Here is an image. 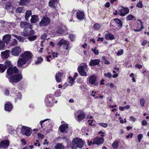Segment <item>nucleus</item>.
Returning a JSON list of instances; mask_svg holds the SVG:
<instances>
[{
	"label": "nucleus",
	"mask_w": 149,
	"mask_h": 149,
	"mask_svg": "<svg viewBox=\"0 0 149 149\" xmlns=\"http://www.w3.org/2000/svg\"><path fill=\"white\" fill-rule=\"evenodd\" d=\"M57 0H50L49 2V6L51 8H56L55 5L57 3Z\"/></svg>",
	"instance_id": "23"
},
{
	"label": "nucleus",
	"mask_w": 149,
	"mask_h": 149,
	"mask_svg": "<svg viewBox=\"0 0 149 149\" xmlns=\"http://www.w3.org/2000/svg\"><path fill=\"white\" fill-rule=\"evenodd\" d=\"M145 102V99L143 98L141 99L140 100V104L142 107H143Z\"/></svg>",
	"instance_id": "53"
},
{
	"label": "nucleus",
	"mask_w": 149,
	"mask_h": 149,
	"mask_svg": "<svg viewBox=\"0 0 149 149\" xmlns=\"http://www.w3.org/2000/svg\"><path fill=\"white\" fill-rule=\"evenodd\" d=\"M50 120L48 119H45V120H42L40 122V124L41 126V127L40 128V129H43L44 127V123H45L46 121H48V122H49V121Z\"/></svg>",
	"instance_id": "34"
},
{
	"label": "nucleus",
	"mask_w": 149,
	"mask_h": 149,
	"mask_svg": "<svg viewBox=\"0 0 149 149\" xmlns=\"http://www.w3.org/2000/svg\"><path fill=\"white\" fill-rule=\"evenodd\" d=\"M42 60L43 59L42 57H39V58H38V61L35 62V64L37 65L38 64L40 63H41V62L42 61Z\"/></svg>",
	"instance_id": "47"
},
{
	"label": "nucleus",
	"mask_w": 149,
	"mask_h": 149,
	"mask_svg": "<svg viewBox=\"0 0 149 149\" xmlns=\"http://www.w3.org/2000/svg\"><path fill=\"white\" fill-rule=\"evenodd\" d=\"M130 120L133 122H134L136 120V119L134 118L133 117L131 116L130 117Z\"/></svg>",
	"instance_id": "64"
},
{
	"label": "nucleus",
	"mask_w": 149,
	"mask_h": 149,
	"mask_svg": "<svg viewBox=\"0 0 149 149\" xmlns=\"http://www.w3.org/2000/svg\"><path fill=\"white\" fill-rule=\"evenodd\" d=\"M68 126L67 124H64L61 125L59 127L60 131L62 132L66 133L68 130Z\"/></svg>",
	"instance_id": "16"
},
{
	"label": "nucleus",
	"mask_w": 149,
	"mask_h": 149,
	"mask_svg": "<svg viewBox=\"0 0 149 149\" xmlns=\"http://www.w3.org/2000/svg\"><path fill=\"white\" fill-rule=\"evenodd\" d=\"M136 6L139 8H142L143 6V4L141 1H139L136 5Z\"/></svg>",
	"instance_id": "50"
},
{
	"label": "nucleus",
	"mask_w": 149,
	"mask_h": 149,
	"mask_svg": "<svg viewBox=\"0 0 149 149\" xmlns=\"http://www.w3.org/2000/svg\"><path fill=\"white\" fill-rule=\"evenodd\" d=\"M71 145V147L72 149L76 148H81L84 146V142L80 138H75L72 140Z\"/></svg>",
	"instance_id": "1"
},
{
	"label": "nucleus",
	"mask_w": 149,
	"mask_h": 149,
	"mask_svg": "<svg viewBox=\"0 0 149 149\" xmlns=\"http://www.w3.org/2000/svg\"><path fill=\"white\" fill-rule=\"evenodd\" d=\"M135 17L133 15L130 14L126 17V19L127 20H130L134 19Z\"/></svg>",
	"instance_id": "44"
},
{
	"label": "nucleus",
	"mask_w": 149,
	"mask_h": 149,
	"mask_svg": "<svg viewBox=\"0 0 149 149\" xmlns=\"http://www.w3.org/2000/svg\"><path fill=\"white\" fill-rule=\"evenodd\" d=\"M50 21L49 18L47 17H44L42 19L39 23L40 25L43 26L48 25Z\"/></svg>",
	"instance_id": "6"
},
{
	"label": "nucleus",
	"mask_w": 149,
	"mask_h": 149,
	"mask_svg": "<svg viewBox=\"0 0 149 149\" xmlns=\"http://www.w3.org/2000/svg\"><path fill=\"white\" fill-rule=\"evenodd\" d=\"M21 34L24 36H29V34L27 31L25 29H24L23 31L21 33Z\"/></svg>",
	"instance_id": "42"
},
{
	"label": "nucleus",
	"mask_w": 149,
	"mask_h": 149,
	"mask_svg": "<svg viewBox=\"0 0 149 149\" xmlns=\"http://www.w3.org/2000/svg\"><path fill=\"white\" fill-rule=\"evenodd\" d=\"M135 66L138 69H141L142 68V66L141 65L136 64Z\"/></svg>",
	"instance_id": "62"
},
{
	"label": "nucleus",
	"mask_w": 149,
	"mask_h": 149,
	"mask_svg": "<svg viewBox=\"0 0 149 149\" xmlns=\"http://www.w3.org/2000/svg\"><path fill=\"white\" fill-rule=\"evenodd\" d=\"M14 37L17 39L20 42H23L25 40V38L21 36H18L16 35L13 34L12 35Z\"/></svg>",
	"instance_id": "30"
},
{
	"label": "nucleus",
	"mask_w": 149,
	"mask_h": 149,
	"mask_svg": "<svg viewBox=\"0 0 149 149\" xmlns=\"http://www.w3.org/2000/svg\"><path fill=\"white\" fill-rule=\"evenodd\" d=\"M85 113L83 112L78 115L77 118L78 120L79 121H80L83 120L85 117Z\"/></svg>",
	"instance_id": "26"
},
{
	"label": "nucleus",
	"mask_w": 149,
	"mask_h": 149,
	"mask_svg": "<svg viewBox=\"0 0 149 149\" xmlns=\"http://www.w3.org/2000/svg\"><path fill=\"white\" fill-rule=\"evenodd\" d=\"M24 10L22 7H18L16 10V12L17 13H21L24 12Z\"/></svg>",
	"instance_id": "36"
},
{
	"label": "nucleus",
	"mask_w": 149,
	"mask_h": 149,
	"mask_svg": "<svg viewBox=\"0 0 149 149\" xmlns=\"http://www.w3.org/2000/svg\"><path fill=\"white\" fill-rule=\"evenodd\" d=\"M113 148L114 149H116L119 146V142L118 141H114L112 144Z\"/></svg>",
	"instance_id": "38"
},
{
	"label": "nucleus",
	"mask_w": 149,
	"mask_h": 149,
	"mask_svg": "<svg viewBox=\"0 0 149 149\" xmlns=\"http://www.w3.org/2000/svg\"><path fill=\"white\" fill-rule=\"evenodd\" d=\"M35 34V32L34 31L31 30V31H30L29 33V36H34Z\"/></svg>",
	"instance_id": "59"
},
{
	"label": "nucleus",
	"mask_w": 149,
	"mask_h": 149,
	"mask_svg": "<svg viewBox=\"0 0 149 149\" xmlns=\"http://www.w3.org/2000/svg\"><path fill=\"white\" fill-rule=\"evenodd\" d=\"M105 38L107 40H112L114 39V36L110 33H107L105 35Z\"/></svg>",
	"instance_id": "27"
},
{
	"label": "nucleus",
	"mask_w": 149,
	"mask_h": 149,
	"mask_svg": "<svg viewBox=\"0 0 149 149\" xmlns=\"http://www.w3.org/2000/svg\"><path fill=\"white\" fill-rule=\"evenodd\" d=\"M29 2V0H20V4L21 6H24Z\"/></svg>",
	"instance_id": "39"
},
{
	"label": "nucleus",
	"mask_w": 149,
	"mask_h": 149,
	"mask_svg": "<svg viewBox=\"0 0 149 149\" xmlns=\"http://www.w3.org/2000/svg\"><path fill=\"white\" fill-rule=\"evenodd\" d=\"M64 32V30L61 27L58 28L56 33L59 35H61Z\"/></svg>",
	"instance_id": "33"
},
{
	"label": "nucleus",
	"mask_w": 149,
	"mask_h": 149,
	"mask_svg": "<svg viewBox=\"0 0 149 149\" xmlns=\"http://www.w3.org/2000/svg\"><path fill=\"white\" fill-rule=\"evenodd\" d=\"M38 136L39 139H43L44 138V135L41 134L40 133H38Z\"/></svg>",
	"instance_id": "58"
},
{
	"label": "nucleus",
	"mask_w": 149,
	"mask_h": 149,
	"mask_svg": "<svg viewBox=\"0 0 149 149\" xmlns=\"http://www.w3.org/2000/svg\"><path fill=\"white\" fill-rule=\"evenodd\" d=\"M11 36L9 34H6L3 36V40L4 42L8 44L11 39Z\"/></svg>",
	"instance_id": "19"
},
{
	"label": "nucleus",
	"mask_w": 149,
	"mask_h": 149,
	"mask_svg": "<svg viewBox=\"0 0 149 149\" xmlns=\"http://www.w3.org/2000/svg\"><path fill=\"white\" fill-rule=\"evenodd\" d=\"M62 44L64 45V47L65 49L68 50L69 49V43L68 41L61 39L58 42V45L60 46Z\"/></svg>",
	"instance_id": "10"
},
{
	"label": "nucleus",
	"mask_w": 149,
	"mask_h": 149,
	"mask_svg": "<svg viewBox=\"0 0 149 149\" xmlns=\"http://www.w3.org/2000/svg\"><path fill=\"white\" fill-rule=\"evenodd\" d=\"M37 37V36L36 35L30 36L28 38V39L29 41H33Z\"/></svg>",
	"instance_id": "41"
},
{
	"label": "nucleus",
	"mask_w": 149,
	"mask_h": 149,
	"mask_svg": "<svg viewBox=\"0 0 149 149\" xmlns=\"http://www.w3.org/2000/svg\"><path fill=\"white\" fill-rule=\"evenodd\" d=\"M18 71L17 68L16 67H14L13 68H8L7 73L8 75L12 76L17 73Z\"/></svg>",
	"instance_id": "7"
},
{
	"label": "nucleus",
	"mask_w": 149,
	"mask_h": 149,
	"mask_svg": "<svg viewBox=\"0 0 149 149\" xmlns=\"http://www.w3.org/2000/svg\"><path fill=\"white\" fill-rule=\"evenodd\" d=\"M22 50L20 47L16 46L14 47L11 50V54L15 56H18L21 52Z\"/></svg>",
	"instance_id": "5"
},
{
	"label": "nucleus",
	"mask_w": 149,
	"mask_h": 149,
	"mask_svg": "<svg viewBox=\"0 0 149 149\" xmlns=\"http://www.w3.org/2000/svg\"><path fill=\"white\" fill-rule=\"evenodd\" d=\"M69 80L68 82L71 84V86H72V84L74 81L75 79L72 78L71 76H69Z\"/></svg>",
	"instance_id": "48"
},
{
	"label": "nucleus",
	"mask_w": 149,
	"mask_h": 149,
	"mask_svg": "<svg viewBox=\"0 0 149 149\" xmlns=\"http://www.w3.org/2000/svg\"><path fill=\"white\" fill-rule=\"evenodd\" d=\"M10 50H8L2 52L1 54L2 57L5 58H7L10 56Z\"/></svg>",
	"instance_id": "18"
},
{
	"label": "nucleus",
	"mask_w": 149,
	"mask_h": 149,
	"mask_svg": "<svg viewBox=\"0 0 149 149\" xmlns=\"http://www.w3.org/2000/svg\"><path fill=\"white\" fill-rule=\"evenodd\" d=\"M100 62L99 59H93L92 58L89 62V65L90 66H93L98 65Z\"/></svg>",
	"instance_id": "15"
},
{
	"label": "nucleus",
	"mask_w": 149,
	"mask_h": 149,
	"mask_svg": "<svg viewBox=\"0 0 149 149\" xmlns=\"http://www.w3.org/2000/svg\"><path fill=\"white\" fill-rule=\"evenodd\" d=\"M81 68L82 70H87V65L85 64H81L78 67V70L79 69Z\"/></svg>",
	"instance_id": "35"
},
{
	"label": "nucleus",
	"mask_w": 149,
	"mask_h": 149,
	"mask_svg": "<svg viewBox=\"0 0 149 149\" xmlns=\"http://www.w3.org/2000/svg\"><path fill=\"white\" fill-rule=\"evenodd\" d=\"M5 47V44L4 42L0 40V49H3Z\"/></svg>",
	"instance_id": "54"
},
{
	"label": "nucleus",
	"mask_w": 149,
	"mask_h": 149,
	"mask_svg": "<svg viewBox=\"0 0 149 149\" xmlns=\"http://www.w3.org/2000/svg\"><path fill=\"white\" fill-rule=\"evenodd\" d=\"M6 9L9 12L12 13H13L15 9L13 7L12 3L10 2L7 3L5 7Z\"/></svg>",
	"instance_id": "14"
},
{
	"label": "nucleus",
	"mask_w": 149,
	"mask_h": 149,
	"mask_svg": "<svg viewBox=\"0 0 149 149\" xmlns=\"http://www.w3.org/2000/svg\"><path fill=\"white\" fill-rule=\"evenodd\" d=\"M77 19L79 20L83 19L84 17V14L82 11H79L77 13Z\"/></svg>",
	"instance_id": "22"
},
{
	"label": "nucleus",
	"mask_w": 149,
	"mask_h": 149,
	"mask_svg": "<svg viewBox=\"0 0 149 149\" xmlns=\"http://www.w3.org/2000/svg\"><path fill=\"white\" fill-rule=\"evenodd\" d=\"M89 82L91 84L96 86L98 84V83L96 82V77L94 75L89 76Z\"/></svg>",
	"instance_id": "11"
},
{
	"label": "nucleus",
	"mask_w": 149,
	"mask_h": 149,
	"mask_svg": "<svg viewBox=\"0 0 149 149\" xmlns=\"http://www.w3.org/2000/svg\"><path fill=\"white\" fill-rule=\"evenodd\" d=\"M123 53V49H120L118 50L117 52V55L118 56L122 55Z\"/></svg>",
	"instance_id": "52"
},
{
	"label": "nucleus",
	"mask_w": 149,
	"mask_h": 149,
	"mask_svg": "<svg viewBox=\"0 0 149 149\" xmlns=\"http://www.w3.org/2000/svg\"><path fill=\"white\" fill-rule=\"evenodd\" d=\"M32 56L33 55L30 52L26 51L20 56V57H23L25 58L26 60L27 61L30 60L32 58Z\"/></svg>",
	"instance_id": "8"
},
{
	"label": "nucleus",
	"mask_w": 149,
	"mask_h": 149,
	"mask_svg": "<svg viewBox=\"0 0 149 149\" xmlns=\"http://www.w3.org/2000/svg\"><path fill=\"white\" fill-rule=\"evenodd\" d=\"M39 19L38 16L37 15H33L31 16V23H36L37 22Z\"/></svg>",
	"instance_id": "28"
},
{
	"label": "nucleus",
	"mask_w": 149,
	"mask_h": 149,
	"mask_svg": "<svg viewBox=\"0 0 149 149\" xmlns=\"http://www.w3.org/2000/svg\"><path fill=\"white\" fill-rule=\"evenodd\" d=\"M143 135L142 134H140L137 136V138L139 142H140L142 138H143Z\"/></svg>",
	"instance_id": "56"
},
{
	"label": "nucleus",
	"mask_w": 149,
	"mask_h": 149,
	"mask_svg": "<svg viewBox=\"0 0 149 149\" xmlns=\"http://www.w3.org/2000/svg\"><path fill=\"white\" fill-rule=\"evenodd\" d=\"M138 26L136 29L134 30L135 32L140 31L143 28L142 22L139 20H138Z\"/></svg>",
	"instance_id": "20"
},
{
	"label": "nucleus",
	"mask_w": 149,
	"mask_h": 149,
	"mask_svg": "<svg viewBox=\"0 0 149 149\" xmlns=\"http://www.w3.org/2000/svg\"><path fill=\"white\" fill-rule=\"evenodd\" d=\"M98 124L101 127L104 128H106L108 126V125L106 123H98Z\"/></svg>",
	"instance_id": "51"
},
{
	"label": "nucleus",
	"mask_w": 149,
	"mask_h": 149,
	"mask_svg": "<svg viewBox=\"0 0 149 149\" xmlns=\"http://www.w3.org/2000/svg\"><path fill=\"white\" fill-rule=\"evenodd\" d=\"M104 75L106 77L109 78H111L112 76L110 72H108L107 73L104 74Z\"/></svg>",
	"instance_id": "49"
},
{
	"label": "nucleus",
	"mask_w": 149,
	"mask_h": 149,
	"mask_svg": "<svg viewBox=\"0 0 149 149\" xmlns=\"http://www.w3.org/2000/svg\"><path fill=\"white\" fill-rule=\"evenodd\" d=\"M101 27V26L100 24H95L94 25L93 28L95 30H98L100 29Z\"/></svg>",
	"instance_id": "45"
},
{
	"label": "nucleus",
	"mask_w": 149,
	"mask_h": 149,
	"mask_svg": "<svg viewBox=\"0 0 149 149\" xmlns=\"http://www.w3.org/2000/svg\"><path fill=\"white\" fill-rule=\"evenodd\" d=\"M22 76L21 74H16L11 76L9 79V81L12 83H17L22 79Z\"/></svg>",
	"instance_id": "2"
},
{
	"label": "nucleus",
	"mask_w": 149,
	"mask_h": 149,
	"mask_svg": "<svg viewBox=\"0 0 149 149\" xmlns=\"http://www.w3.org/2000/svg\"><path fill=\"white\" fill-rule=\"evenodd\" d=\"M110 5V3L109 2H107L104 5L105 7L108 8L109 7Z\"/></svg>",
	"instance_id": "63"
},
{
	"label": "nucleus",
	"mask_w": 149,
	"mask_h": 149,
	"mask_svg": "<svg viewBox=\"0 0 149 149\" xmlns=\"http://www.w3.org/2000/svg\"><path fill=\"white\" fill-rule=\"evenodd\" d=\"M45 102L47 104V106L48 107L51 106L53 102L52 100L50 97H46Z\"/></svg>",
	"instance_id": "24"
},
{
	"label": "nucleus",
	"mask_w": 149,
	"mask_h": 149,
	"mask_svg": "<svg viewBox=\"0 0 149 149\" xmlns=\"http://www.w3.org/2000/svg\"><path fill=\"white\" fill-rule=\"evenodd\" d=\"M18 42L17 40L16 39H14L13 40V42L12 43V46H15L17 45Z\"/></svg>",
	"instance_id": "55"
},
{
	"label": "nucleus",
	"mask_w": 149,
	"mask_h": 149,
	"mask_svg": "<svg viewBox=\"0 0 149 149\" xmlns=\"http://www.w3.org/2000/svg\"><path fill=\"white\" fill-rule=\"evenodd\" d=\"M9 142L8 140H5L1 141L0 144V146L4 148H7L9 145Z\"/></svg>",
	"instance_id": "17"
},
{
	"label": "nucleus",
	"mask_w": 149,
	"mask_h": 149,
	"mask_svg": "<svg viewBox=\"0 0 149 149\" xmlns=\"http://www.w3.org/2000/svg\"><path fill=\"white\" fill-rule=\"evenodd\" d=\"M31 15V11L28 10L25 13V17L26 20H27L29 18Z\"/></svg>",
	"instance_id": "31"
},
{
	"label": "nucleus",
	"mask_w": 149,
	"mask_h": 149,
	"mask_svg": "<svg viewBox=\"0 0 149 149\" xmlns=\"http://www.w3.org/2000/svg\"><path fill=\"white\" fill-rule=\"evenodd\" d=\"M129 10L127 8H122L118 10V14L122 16H124L129 13Z\"/></svg>",
	"instance_id": "9"
},
{
	"label": "nucleus",
	"mask_w": 149,
	"mask_h": 149,
	"mask_svg": "<svg viewBox=\"0 0 149 149\" xmlns=\"http://www.w3.org/2000/svg\"><path fill=\"white\" fill-rule=\"evenodd\" d=\"M110 25L111 26L117 27L118 25L116 24L115 21L113 19L110 22Z\"/></svg>",
	"instance_id": "43"
},
{
	"label": "nucleus",
	"mask_w": 149,
	"mask_h": 149,
	"mask_svg": "<svg viewBox=\"0 0 149 149\" xmlns=\"http://www.w3.org/2000/svg\"><path fill=\"white\" fill-rule=\"evenodd\" d=\"M104 141L103 138H99L96 137L94 139L93 144L99 145L102 144Z\"/></svg>",
	"instance_id": "13"
},
{
	"label": "nucleus",
	"mask_w": 149,
	"mask_h": 149,
	"mask_svg": "<svg viewBox=\"0 0 149 149\" xmlns=\"http://www.w3.org/2000/svg\"><path fill=\"white\" fill-rule=\"evenodd\" d=\"M13 106L12 104L9 102H7L5 104V109L7 111H10L12 109Z\"/></svg>",
	"instance_id": "21"
},
{
	"label": "nucleus",
	"mask_w": 149,
	"mask_h": 149,
	"mask_svg": "<svg viewBox=\"0 0 149 149\" xmlns=\"http://www.w3.org/2000/svg\"><path fill=\"white\" fill-rule=\"evenodd\" d=\"M29 23L25 22H21L20 23V26L22 28L25 29L28 28Z\"/></svg>",
	"instance_id": "29"
},
{
	"label": "nucleus",
	"mask_w": 149,
	"mask_h": 149,
	"mask_svg": "<svg viewBox=\"0 0 149 149\" xmlns=\"http://www.w3.org/2000/svg\"><path fill=\"white\" fill-rule=\"evenodd\" d=\"M32 132V130L30 128L26 126L22 127L21 133L23 135L29 136L31 134Z\"/></svg>",
	"instance_id": "4"
},
{
	"label": "nucleus",
	"mask_w": 149,
	"mask_h": 149,
	"mask_svg": "<svg viewBox=\"0 0 149 149\" xmlns=\"http://www.w3.org/2000/svg\"><path fill=\"white\" fill-rule=\"evenodd\" d=\"M78 72L82 76H86L87 75V74L86 71L87 70H82V69L80 68L79 69Z\"/></svg>",
	"instance_id": "32"
},
{
	"label": "nucleus",
	"mask_w": 149,
	"mask_h": 149,
	"mask_svg": "<svg viewBox=\"0 0 149 149\" xmlns=\"http://www.w3.org/2000/svg\"><path fill=\"white\" fill-rule=\"evenodd\" d=\"M27 61L25 58L23 57L19 58L17 61V65L18 67H22L23 65L26 63Z\"/></svg>",
	"instance_id": "12"
},
{
	"label": "nucleus",
	"mask_w": 149,
	"mask_h": 149,
	"mask_svg": "<svg viewBox=\"0 0 149 149\" xmlns=\"http://www.w3.org/2000/svg\"><path fill=\"white\" fill-rule=\"evenodd\" d=\"M142 125L143 126H146L147 125V123L145 120H143L142 123Z\"/></svg>",
	"instance_id": "61"
},
{
	"label": "nucleus",
	"mask_w": 149,
	"mask_h": 149,
	"mask_svg": "<svg viewBox=\"0 0 149 149\" xmlns=\"http://www.w3.org/2000/svg\"><path fill=\"white\" fill-rule=\"evenodd\" d=\"M62 74L61 72H58L56 75L55 79L57 82H60L61 81V78Z\"/></svg>",
	"instance_id": "25"
},
{
	"label": "nucleus",
	"mask_w": 149,
	"mask_h": 149,
	"mask_svg": "<svg viewBox=\"0 0 149 149\" xmlns=\"http://www.w3.org/2000/svg\"><path fill=\"white\" fill-rule=\"evenodd\" d=\"M64 146L61 144L58 143L55 146V149H63L64 148Z\"/></svg>",
	"instance_id": "40"
},
{
	"label": "nucleus",
	"mask_w": 149,
	"mask_h": 149,
	"mask_svg": "<svg viewBox=\"0 0 149 149\" xmlns=\"http://www.w3.org/2000/svg\"><path fill=\"white\" fill-rule=\"evenodd\" d=\"M116 24L119 27H121L122 25V23L121 21L118 19H113Z\"/></svg>",
	"instance_id": "37"
},
{
	"label": "nucleus",
	"mask_w": 149,
	"mask_h": 149,
	"mask_svg": "<svg viewBox=\"0 0 149 149\" xmlns=\"http://www.w3.org/2000/svg\"><path fill=\"white\" fill-rule=\"evenodd\" d=\"M34 145L36 146H39L40 145V144L38 140H36V142L34 143Z\"/></svg>",
	"instance_id": "60"
},
{
	"label": "nucleus",
	"mask_w": 149,
	"mask_h": 149,
	"mask_svg": "<svg viewBox=\"0 0 149 149\" xmlns=\"http://www.w3.org/2000/svg\"><path fill=\"white\" fill-rule=\"evenodd\" d=\"M12 67L13 65L11 61L9 60H7L5 62L4 65L0 64V72H4L6 68H11Z\"/></svg>",
	"instance_id": "3"
},
{
	"label": "nucleus",
	"mask_w": 149,
	"mask_h": 149,
	"mask_svg": "<svg viewBox=\"0 0 149 149\" xmlns=\"http://www.w3.org/2000/svg\"><path fill=\"white\" fill-rule=\"evenodd\" d=\"M97 48L95 47L94 49H91V50L96 55H98L99 54V51L97 49H96Z\"/></svg>",
	"instance_id": "46"
},
{
	"label": "nucleus",
	"mask_w": 149,
	"mask_h": 149,
	"mask_svg": "<svg viewBox=\"0 0 149 149\" xmlns=\"http://www.w3.org/2000/svg\"><path fill=\"white\" fill-rule=\"evenodd\" d=\"M69 37L71 40L72 41H73L74 40V39L75 38L74 36L72 34H70L69 35Z\"/></svg>",
	"instance_id": "57"
}]
</instances>
